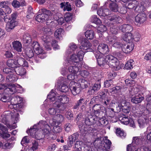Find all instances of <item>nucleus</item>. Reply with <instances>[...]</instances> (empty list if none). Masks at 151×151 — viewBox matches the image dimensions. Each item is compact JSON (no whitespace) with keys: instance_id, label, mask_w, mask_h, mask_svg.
<instances>
[{"instance_id":"f257e3e1","label":"nucleus","mask_w":151,"mask_h":151,"mask_svg":"<svg viewBox=\"0 0 151 151\" xmlns=\"http://www.w3.org/2000/svg\"><path fill=\"white\" fill-rule=\"evenodd\" d=\"M2 115L0 118V121L12 129L16 128V123L18 119L19 114L17 112L7 111Z\"/></svg>"},{"instance_id":"f03ea898","label":"nucleus","mask_w":151,"mask_h":151,"mask_svg":"<svg viewBox=\"0 0 151 151\" xmlns=\"http://www.w3.org/2000/svg\"><path fill=\"white\" fill-rule=\"evenodd\" d=\"M41 129L44 136H49L51 135L52 132L51 130L50 126L48 125L45 121H41L37 124L34 125L32 128H31L29 130V132L31 136L33 137L37 135L39 131V129Z\"/></svg>"},{"instance_id":"7ed1b4c3","label":"nucleus","mask_w":151,"mask_h":151,"mask_svg":"<svg viewBox=\"0 0 151 151\" xmlns=\"http://www.w3.org/2000/svg\"><path fill=\"white\" fill-rule=\"evenodd\" d=\"M40 14H38L35 18V19L39 22H42L48 20L49 17L53 15L55 18V16H59L60 13L57 12L55 11H52V12L45 9H40L39 11Z\"/></svg>"},{"instance_id":"20e7f679","label":"nucleus","mask_w":151,"mask_h":151,"mask_svg":"<svg viewBox=\"0 0 151 151\" xmlns=\"http://www.w3.org/2000/svg\"><path fill=\"white\" fill-rule=\"evenodd\" d=\"M79 42H80L81 45L80 46V49L83 50L78 51L77 53V56H78V58H80V60H82L84 54L85 52L90 51V48L91 47V44L87 40L82 37H80L78 39Z\"/></svg>"},{"instance_id":"39448f33","label":"nucleus","mask_w":151,"mask_h":151,"mask_svg":"<svg viewBox=\"0 0 151 151\" xmlns=\"http://www.w3.org/2000/svg\"><path fill=\"white\" fill-rule=\"evenodd\" d=\"M121 96L119 97V99L121 102V105H119L118 106L116 107L117 112H119L121 111V106L123 111L124 113H128L130 111L131 107L129 106V103L126 101L125 96H123L122 98H121Z\"/></svg>"},{"instance_id":"423d86ee","label":"nucleus","mask_w":151,"mask_h":151,"mask_svg":"<svg viewBox=\"0 0 151 151\" xmlns=\"http://www.w3.org/2000/svg\"><path fill=\"white\" fill-rule=\"evenodd\" d=\"M68 70L69 72L73 74L78 75V76L80 75L81 76L84 77L87 76L89 75V73L86 70L81 71L79 68L77 66H70L69 67Z\"/></svg>"},{"instance_id":"0eeeda50","label":"nucleus","mask_w":151,"mask_h":151,"mask_svg":"<svg viewBox=\"0 0 151 151\" xmlns=\"http://www.w3.org/2000/svg\"><path fill=\"white\" fill-rule=\"evenodd\" d=\"M95 55L98 65L101 66H104L106 63V56L99 52H96Z\"/></svg>"},{"instance_id":"6e6552de","label":"nucleus","mask_w":151,"mask_h":151,"mask_svg":"<svg viewBox=\"0 0 151 151\" xmlns=\"http://www.w3.org/2000/svg\"><path fill=\"white\" fill-rule=\"evenodd\" d=\"M7 89L10 91V93L13 94L17 92H21L22 91V87L19 85L9 84L8 85Z\"/></svg>"},{"instance_id":"1a4fd4ad","label":"nucleus","mask_w":151,"mask_h":151,"mask_svg":"<svg viewBox=\"0 0 151 151\" xmlns=\"http://www.w3.org/2000/svg\"><path fill=\"white\" fill-rule=\"evenodd\" d=\"M69 86L70 89L73 95H76L80 92L81 88L77 83L75 81H71Z\"/></svg>"},{"instance_id":"9d476101","label":"nucleus","mask_w":151,"mask_h":151,"mask_svg":"<svg viewBox=\"0 0 151 151\" xmlns=\"http://www.w3.org/2000/svg\"><path fill=\"white\" fill-rule=\"evenodd\" d=\"M129 0H122V4L124 5L126 8L129 9H134L135 6L138 4V2L136 1H129Z\"/></svg>"},{"instance_id":"9b49d317","label":"nucleus","mask_w":151,"mask_h":151,"mask_svg":"<svg viewBox=\"0 0 151 151\" xmlns=\"http://www.w3.org/2000/svg\"><path fill=\"white\" fill-rule=\"evenodd\" d=\"M134 46V45L133 42H128L126 45H122V50L124 53H129L133 50Z\"/></svg>"},{"instance_id":"f8f14e48","label":"nucleus","mask_w":151,"mask_h":151,"mask_svg":"<svg viewBox=\"0 0 151 151\" xmlns=\"http://www.w3.org/2000/svg\"><path fill=\"white\" fill-rule=\"evenodd\" d=\"M15 60L16 61L15 63L17 65L24 67H28V64L27 62L23 58H21L18 55H16L14 57Z\"/></svg>"},{"instance_id":"ddd939ff","label":"nucleus","mask_w":151,"mask_h":151,"mask_svg":"<svg viewBox=\"0 0 151 151\" xmlns=\"http://www.w3.org/2000/svg\"><path fill=\"white\" fill-rule=\"evenodd\" d=\"M78 134L77 133H74L69 136L67 140V145L70 147H71L73 144V142L78 138Z\"/></svg>"},{"instance_id":"4468645a","label":"nucleus","mask_w":151,"mask_h":151,"mask_svg":"<svg viewBox=\"0 0 151 151\" xmlns=\"http://www.w3.org/2000/svg\"><path fill=\"white\" fill-rule=\"evenodd\" d=\"M17 24V22L15 19L11 20L6 24V29L7 32H10L13 29Z\"/></svg>"},{"instance_id":"2eb2a0df","label":"nucleus","mask_w":151,"mask_h":151,"mask_svg":"<svg viewBox=\"0 0 151 151\" xmlns=\"http://www.w3.org/2000/svg\"><path fill=\"white\" fill-rule=\"evenodd\" d=\"M97 118L94 116L89 115L85 120V122L88 125H91L96 123Z\"/></svg>"},{"instance_id":"dca6fc26","label":"nucleus","mask_w":151,"mask_h":151,"mask_svg":"<svg viewBox=\"0 0 151 151\" xmlns=\"http://www.w3.org/2000/svg\"><path fill=\"white\" fill-rule=\"evenodd\" d=\"M146 20V15L145 13L139 14L135 18V21L140 23H144Z\"/></svg>"},{"instance_id":"f3484780","label":"nucleus","mask_w":151,"mask_h":151,"mask_svg":"<svg viewBox=\"0 0 151 151\" xmlns=\"http://www.w3.org/2000/svg\"><path fill=\"white\" fill-rule=\"evenodd\" d=\"M98 51L100 53L103 54H106L108 53L109 52V49L108 46L104 44H100L98 47Z\"/></svg>"},{"instance_id":"a211bd4d","label":"nucleus","mask_w":151,"mask_h":151,"mask_svg":"<svg viewBox=\"0 0 151 151\" xmlns=\"http://www.w3.org/2000/svg\"><path fill=\"white\" fill-rule=\"evenodd\" d=\"M132 34L127 32L126 33H124L122 35V37L123 40L127 42H132L133 38L132 37Z\"/></svg>"},{"instance_id":"6ab92c4d","label":"nucleus","mask_w":151,"mask_h":151,"mask_svg":"<svg viewBox=\"0 0 151 151\" xmlns=\"http://www.w3.org/2000/svg\"><path fill=\"white\" fill-rule=\"evenodd\" d=\"M68 60L69 62L70 63H73L75 65H78V63L80 60V58H78V56H77L76 55L72 54L70 58L68 59Z\"/></svg>"},{"instance_id":"aec40b11","label":"nucleus","mask_w":151,"mask_h":151,"mask_svg":"<svg viewBox=\"0 0 151 151\" xmlns=\"http://www.w3.org/2000/svg\"><path fill=\"white\" fill-rule=\"evenodd\" d=\"M7 130V128L6 127L0 124V135H1L4 138H8L10 137V135L6 132Z\"/></svg>"},{"instance_id":"412c9836","label":"nucleus","mask_w":151,"mask_h":151,"mask_svg":"<svg viewBox=\"0 0 151 151\" xmlns=\"http://www.w3.org/2000/svg\"><path fill=\"white\" fill-rule=\"evenodd\" d=\"M108 19L109 20L110 23L112 24H115L117 23H119L122 22L121 18L118 15H115L112 16H109Z\"/></svg>"},{"instance_id":"4be33fe9","label":"nucleus","mask_w":151,"mask_h":151,"mask_svg":"<svg viewBox=\"0 0 151 151\" xmlns=\"http://www.w3.org/2000/svg\"><path fill=\"white\" fill-rule=\"evenodd\" d=\"M144 97L139 94L133 96L131 98V101L135 104L141 103L144 99Z\"/></svg>"},{"instance_id":"5701e85b","label":"nucleus","mask_w":151,"mask_h":151,"mask_svg":"<svg viewBox=\"0 0 151 151\" xmlns=\"http://www.w3.org/2000/svg\"><path fill=\"white\" fill-rule=\"evenodd\" d=\"M13 47L14 50L17 52H21L22 51V45L20 42L18 41L12 42Z\"/></svg>"},{"instance_id":"b1692460","label":"nucleus","mask_w":151,"mask_h":151,"mask_svg":"<svg viewBox=\"0 0 151 151\" xmlns=\"http://www.w3.org/2000/svg\"><path fill=\"white\" fill-rule=\"evenodd\" d=\"M101 85L100 83H95L92 87H90L88 91V93L89 94H94L95 91L99 90L101 88Z\"/></svg>"},{"instance_id":"393cba45","label":"nucleus","mask_w":151,"mask_h":151,"mask_svg":"<svg viewBox=\"0 0 151 151\" xmlns=\"http://www.w3.org/2000/svg\"><path fill=\"white\" fill-rule=\"evenodd\" d=\"M97 13L98 14L99 16L104 17L109 15V11L108 9L101 7L98 10Z\"/></svg>"},{"instance_id":"a878e982","label":"nucleus","mask_w":151,"mask_h":151,"mask_svg":"<svg viewBox=\"0 0 151 151\" xmlns=\"http://www.w3.org/2000/svg\"><path fill=\"white\" fill-rule=\"evenodd\" d=\"M119 30H121L123 32H130L133 30V27H132L128 24H124L121 26L119 27Z\"/></svg>"},{"instance_id":"bb28decb","label":"nucleus","mask_w":151,"mask_h":151,"mask_svg":"<svg viewBox=\"0 0 151 151\" xmlns=\"http://www.w3.org/2000/svg\"><path fill=\"white\" fill-rule=\"evenodd\" d=\"M14 72L20 76L24 75L26 73L25 69L22 67H16L14 69Z\"/></svg>"},{"instance_id":"cd10ccee","label":"nucleus","mask_w":151,"mask_h":151,"mask_svg":"<svg viewBox=\"0 0 151 151\" xmlns=\"http://www.w3.org/2000/svg\"><path fill=\"white\" fill-rule=\"evenodd\" d=\"M53 106L54 107L57 108L58 110L59 111H64L66 108L65 106L58 101H55Z\"/></svg>"},{"instance_id":"c85d7f7f","label":"nucleus","mask_w":151,"mask_h":151,"mask_svg":"<svg viewBox=\"0 0 151 151\" xmlns=\"http://www.w3.org/2000/svg\"><path fill=\"white\" fill-rule=\"evenodd\" d=\"M45 37L44 36L41 37L42 40L45 42V43L44 44V46L47 50H51L50 43L48 41L49 39H48V37L47 36L45 35Z\"/></svg>"},{"instance_id":"c756f323","label":"nucleus","mask_w":151,"mask_h":151,"mask_svg":"<svg viewBox=\"0 0 151 151\" xmlns=\"http://www.w3.org/2000/svg\"><path fill=\"white\" fill-rule=\"evenodd\" d=\"M64 31L61 28L57 29L55 32L54 35L56 38L60 39L62 37Z\"/></svg>"},{"instance_id":"7c9ffc66","label":"nucleus","mask_w":151,"mask_h":151,"mask_svg":"<svg viewBox=\"0 0 151 151\" xmlns=\"http://www.w3.org/2000/svg\"><path fill=\"white\" fill-rule=\"evenodd\" d=\"M58 97V101L62 104H66L69 101L68 98L66 96H57Z\"/></svg>"},{"instance_id":"2f4dec72","label":"nucleus","mask_w":151,"mask_h":151,"mask_svg":"<svg viewBox=\"0 0 151 151\" xmlns=\"http://www.w3.org/2000/svg\"><path fill=\"white\" fill-rule=\"evenodd\" d=\"M57 96H59V95L56 93L53 92H51L48 95L47 98L51 101H58V97Z\"/></svg>"},{"instance_id":"473e14b6","label":"nucleus","mask_w":151,"mask_h":151,"mask_svg":"<svg viewBox=\"0 0 151 151\" xmlns=\"http://www.w3.org/2000/svg\"><path fill=\"white\" fill-rule=\"evenodd\" d=\"M77 83L81 89L86 88L88 86L87 81L82 79L79 80Z\"/></svg>"},{"instance_id":"72a5a7b5","label":"nucleus","mask_w":151,"mask_h":151,"mask_svg":"<svg viewBox=\"0 0 151 151\" xmlns=\"http://www.w3.org/2000/svg\"><path fill=\"white\" fill-rule=\"evenodd\" d=\"M105 144H104V148L100 151H109L107 150L110 149L111 145V141L108 139H105L104 141Z\"/></svg>"},{"instance_id":"f704fd0d","label":"nucleus","mask_w":151,"mask_h":151,"mask_svg":"<svg viewBox=\"0 0 151 151\" xmlns=\"http://www.w3.org/2000/svg\"><path fill=\"white\" fill-rule=\"evenodd\" d=\"M29 45L25 48V53L27 55L29 58H32L34 55V53L32 48L29 47Z\"/></svg>"},{"instance_id":"c9c22d12","label":"nucleus","mask_w":151,"mask_h":151,"mask_svg":"<svg viewBox=\"0 0 151 151\" xmlns=\"http://www.w3.org/2000/svg\"><path fill=\"white\" fill-rule=\"evenodd\" d=\"M104 107L99 104H96L93 107V110L95 114H97L100 113V111L103 109Z\"/></svg>"},{"instance_id":"e433bc0d","label":"nucleus","mask_w":151,"mask_h":151,"mask_svg":"<svg viewBox=\"0 0 151 151\" xmlns=\"http://www.w3.org/2000/svg\"><path fill=\"white\" fill-rule=\"evenodd\" d=\"M22 39L24 43H28L31 41V38L30 35L28 34H25L23 35Z\"/></svg>"},{"instance_id":"4c0bfd02","label":"nucleus","mask_w":151,"mask_h":151,"mask_svg":"<svg viewBox=\"0 0 151 151\" xmlns=\"http://www.w3.org/2000/svg\"><path fill=\"white\" fill-rule=\"evenodd\" d=\"M85 35L88 39L91 40L94 37V33L93 30H87L85 33Z\"/></svg>"},{"instance_id":"58836bf2","label":"nucleus","mask_w":151,"mask_h":151,"mask_svg":"<svg viewBox=\"0 0 151 151\" xmlns=\"http://www.w3.org/2000/svg\"><path fill=\"white\" fill-rule=\"evenodd\" d=\"M16 62L15 59L14 60L10 59L7 61L6 64L9 67L11 68L12 69H14L16 67L17 64L15 63Z\"/></svg>"},{"instance_id":"ea45409f","label":"nucleus","mask_w":151,"mask_h":151,"mask_svg":"<svg viewBox=\"0 0 151 151\" xmlns=\"http://www.w3.org/2000/svg\"><path fill=\"white\" fill-rule=\"evenodd\" d=\"M134 64L133 60L130 59L128 60L125 65V68L127 70H130L133 68V66Z\"/></svg>"},{"instance_id":"a19ab883","label":"nucleus","mask_w":151,"mask_h":151,"mask_svg":"<svg viewBox=\"0 0 151 151\" xmlns=\"http://www.w3.org/2000/svg\"><path fill=\"white\" fill-rule=\"evenodd\" d=\"M42 31L44 33V35L42 36L41 37L43 36H44L45 37V35L48 37V39H49L48 36L52 34L50 29L47 27H43Z\"/></svg>"},{"instance_id":"79ce46f5","label":"nucleus","mask_w":151,"mask_h":151,"mask_svg":"<svg viewBox=\"0 0 151 151\" xmlns=\"http://www.w3.org/2000/svg\"><path fill=\"white\" fill-rule=\"evenodd\" d=\"M83 145V143L81 141H76L75 144L74 148H76V150L78 151H81L82 145Z\"/></svg>"},{"instance_id":"37998d69","label":"nucleus","mask_w":151,"mask_h":151,"mask_svg":"<svg viewBox=\"0 0 151 151\" xmlns=\"http://www.w3.org/2000/svg\"><path fill=\"white\" fill-rule=\"evenodd\" d=\"M109 8L111 10L114 12L118 11V5L115 3L111 2L109 5Z\"/></svg>"},{"instance_id":"c03bdc74","label":"nucleus","mask_w":151,"mask_h":151,"mask_svg":"<svg viewBox=\"0 0 151 151\" xmlns=\"http://www.w3.org/2000/svg\"><path fill=\"white\" fill-rule=\"evenodd\" d=\"M122 88V87L120 86H116L111 88L110 91L112 94L116 93L119 92Z\"/></svg>"},{"instance_id":"a18cd8bd","label":"nucleus","mask_w":151,"mask_h":151,"mask_svg":"<svg viewBox=\"0 0 151 151\" xmlns=\"http://www.w3.org/2000/svg\"><path fill=\"white\" fill-rule=\"evenodd\" d=\"M34 14L32 8L31 7H29L28 8L27 13V18L29 19H31L32 18Z\"/></svg>"},{"instance_id":"49530a36","label":"nucleus","mask_w":151,"mask_h":151,"mask_svg":"<svg viewBox=\"0 0 151 151\" xmlns=\"http://www.w3.org/2000/svg\"><path fill=\"white\" fill-rule=\"evenodd\" d=\"M6 79L7 81L9 82H15L17 80L16 76L12 74L7 76Z\"/></svg>"},{"instance_id":"de8ad7c7","label":"nucleus","mask_w":151,"mask_h":151,"mask_svg":"<svg viewBox=\"0 0 151 151\" xmlns=\"http://www.w3.org/2000/svg\"><path fill=\"white\" fill-rule=\"evenodd\" d=\"M145 8L144 6L141 4H139L135 6L134 9V10L135 11L139 12L142 11H144L145 10Z\"/></svg>"},{"instance_id":"09e8293b","label":"nucleus","mask_w":151,"mask_h":151,"mask_svg":"<svg viewBox=\"0 0 151 151\" xmlns=\"http://www.w3.org/2000/svg\"><path fill=\"white\" fill-rule=\"evenodd\" d=\"M58 89L59 91L62 92L66 93L69 90L68 87L65 83L63 84Z\"/></svg>"},{"instance_id":"8fccbe9b","label":"nucleus","mask_w":151,"mask_h":151,"mask_svg":"<svg viewBox=\"0 0 151 151\" xmlns=\"http://www.w3.org/2000/svg\"><path fill=\"white\" fill-rule=\"evenodd\" d=\"M116 134L118 136L121 137L122 138L126 136V134L124 131L121 130L120 128H117L116 129Z\"/></svg>"},{"instance_id":"3c124183","label":"nucleus","mask_w":151,"mask_h":151,"mask_svg":"<svg viewBox=\"0 0 151 151\" xmlns=\"http://www.w3.org/2000/svg\"><path fill=\"white\" fill-rule=\"evenodd\" d=\"M132 37L133 38V41L134 40L136 42L139 41L140 38V35L139 33L137 31H135L132 34Z\"/></svg>"},{"instance_id":"603ef678","label":"nucleus","mask_w":151,"mask_h":151,"mask_svg":"<svg viewBox=\"0 0 151 151\" xmlns=\"http://www.w3.org/2000/svg\"><path fill=\"white\" fill-rule=\"evenodd\" d=\"M119 65V61L115 57H113V59L112 60L111 62L109 65L113 66L114 67H116Z\"/></svg>"},{"instance_id":"864d4df0","label":"nucleus","mask_w":151,"mask_h":151,"mask_svg":"<svg viewBox=\"0 0 151 151\" xmlns=\"http://www.w3.org/2000/svg\"><path fill=\"white\" fill-rule=\"evenodd\" d=\"M91 21L92 22L96 24H100L101 23V20L97 17L96 15L92 16L91 17Z\"/></svg>"},{"instance_id":"5fc2aeb1","label":"nucleus","mask_w":151,"mask_h":151,"mask_svg":"<svg viewBox=\"0 0 151 151\" xmlns=\"http://www.w3.org/2000/svg\"><path fill=\"white\" fill-rule=\"evenodd\" d=\"M138 122L140 127H142L145 124V118L141 117L139 118L138 120Z\"/></svg>"},{"instance_id":"6e6d98bb","label":"nucleus","mask_w":151,"mask_h":151,"mask_svg":"<svg viewBox=\"0 0 151 151\" xmlns=\"http://www.w3.org/2000/svg\"><path fill=\"white\" fill-rule=\"evenodd\" d=\"M108 93L106 91H104L102 92L100 95V98L101 99L103 100L104 99L107 98H110L108 97Z\"/></svg>"},{"instance_id":"4d7b16f0","label":"nucleus","mask_w":151,"mask_h":151,"mask_svg":"<svg viewBox=\"0 0 151 151\" xmlns=\"http://www.w3.org/2000/svg\"><path fill=\"white\" fill-rule=\"evenodd\" d=\"M10 4L8 1H6L0 2V7L1 8H6Z\"/></svg>"},{"instance_id":"13d9d810","label":"nucleus","mask_w":151,"mask_h":151,"mask_svg":"<svg viewBox=\"0 0 151 151\" xmlns=\"http://www.w3.org/2000/svg\"><path fill=\"white\" fill-rule=\"evenodd\" d=\"M91 144L90 142L86 143L84 146L83 151H91L92 148L91 147Z\"/></svg>"},{"instance_id":"bf43d9fd","label":"nucleus","mask_w":151,"mask_h":151,"mask_svg":"<svg viewBox=\"0 0 151 151\" xmlns=\"http://www.w3.org/2000/svg\"><path fill=\"white\" fill-rule=\"evenodd\" d=\"M70 50H68L67 52V53H69V52H71L74 51L77 48V46L74 43H72L70 44L69 45Z\"/></svg>"},{"instance_id":"052dcab7","label":"nucleus","mask_w":151,"mask_h":151,"mask_svg":"<svg viewBox=\"0 0 151 151\" xmlns=\"http://www.w3.org/2000/svg\"><path fill=\"white\" fill-rule=\"evenodd\" d=\"M2 147L3 149H9L12 146V144L7 142L6 143L2 144Z\"/></svg>"},{"instance_id":"680f3d73","label":"nucleus","mask_w":151,"mask_h":151,"mask_svg":"<svg viewBox=\"0 0 151 151\" xmlns=\"http://www.w3.org/2000/svg\"><path fill=\"white\" fill-rule=\"evenodd\" d=\"M32 48H33L35 51L36 50L39 49V47H40L39 43L36 41H34L33 42L32 44Z\"/></svg>"},{"instance_id":"e2e57ef3","label":"nucleus","mask_w":151,"mask_h":151,"mask_svg":"<svg viewBox=\"0 0 151 151\" xmlns=\"http://www.w3.org/2000/svg\"><path fill=\"white\" fill-rule=\"evenodd\" d=\"M101 104H102L104 106H106L108 105H109L110 101V98H107L106 99H103L101 100Z\"/></svg>"},{"instance_id":"0e129e2a","label":"nucleus","mask_w":151,"mask_h":151,"mask_svg":"<svg viewBox=\"0 0 151 151\" xmlns=\"http://www.w3.org/2000/svg\"><path fill=\"white\" fill-rule=\"evenodd\" d=\"M102 125L105 126L108 123V121L104 118H101L98 121Z\"/></svg>"},{"instance_id":"69168bd1","label":"nucleus","mask_w":151,"mask_h":151,"mask_svg":"<svg viewBox=\"0 0 151 151\" xmlns=\"http://www.w3.org/2000/svg\"><path fill=\"white\" fill-rule=\"evenodd\" d=\"M113 81L111 80H107L104 83L105 86L106 87H108L113 84Z\"/></svg>"},{"instance_id":"338daca9","label":"nucleus","mask_w":151,"mask_h":151,"mask_svg":"<svg viewBox=\"0 0 151 151\" xmlns=\"http://www.w3.org/2000/svg\"><path fill=\"white\" fill-rule=\"evenodd\" d=\"M113 57L114 56L111 55H108L106 56V63H108V64L109 65L113 59Z\"/></svg>"},{"instance_id":"774afa93","label":"nucleus","mask_w":151,"mask_h":151,"mask_svg":"<svg viewBox=\"0 0 151 151\" xmlns=\"http://www.w3.org/2000/svg\"><path fill=\"white\" fill-rule=\"evenodd\" d=\"M106 29V27L105 25H101L98 28V31L101 32H103L105 31Z\"/></svg>"}]
</instances>
